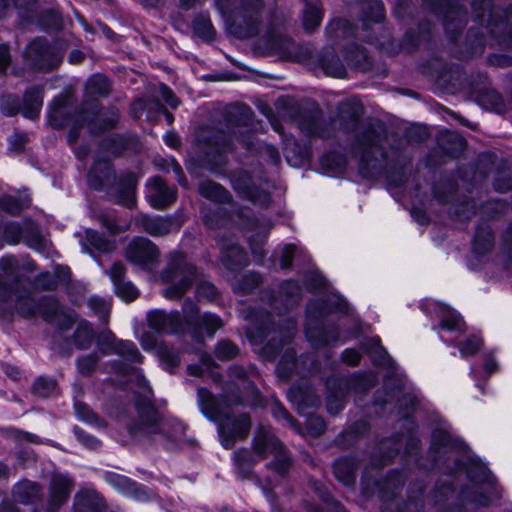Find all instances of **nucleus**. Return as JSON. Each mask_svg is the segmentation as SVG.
Here are the masks:
<instances>
[{"label": "nucleus", "instance_id": "nucleus-17", "mask_svg": "<svg viewBox=\"0 0 512 512\" xmlns=\"http://www.w3.org/2000/svg\"><path fill=\"white\" fill-rule=\"evenodd\" d=\"M38 495V487L29 481L18 483L14 489V497L21 503H28Z\"/></svg>", "mask_w": 512, "mask_h": 512}, {"label": "nucleus", "instance_id": "nucleus-21", "mask_svg": "<svg viewBox=\"0 0 512 512\" xmlns=\"http://www.w3.org/2000/svg\"><path fill=\"white\" fill-rule=\"evenodd\" d=\"M109 81L103 75L92 76L86 85L88 94L90 95H106L109 92Z\"/></svg>", "mask_w": 512, "mask_h": 512}, {"label": "nucleus", "instance_id": "nucleus-45", "mask_svg": "<svg viewBox=\"0 0 512 512\" xmlns=\"http://www.w3.org/2000/svg\"><path fill=\"white\" fill-rule=\"evenodd\" d=\"M124 274H125V269L122 264H120V263L113 264V266L111 267V270H110V277L114 284V287H116L118 283L124 282L123 281Z\"/></svg>", "mask_w": 512, "mask_h": 512}, {"label": "nucleus", "instance_id": "nucleus-1", "mask_svg": "<svg viewBox=\"0 0 512 512\" xmlns=\"http://www.w3.org/2000/svg\"><path fill=\"white\" fill-rule=\"evenodd\" d=\"M268 455H273L274 457L273 462L268 465L274 480L272 481L268 477L266 483L262 485V490L270 503L271 510L273 512H280V508L270 490L278 488L280 480L290 467V459L272 431L266 427L259 428L253 441V452L242 450L235 453V464L239 474L245 478L250 475L252 465Z\"/></svg>", "mask_w": 512, "mask_h": 512}, {"label": "nucleus", "instance_id": "nucleus-63", "mask_svg": "<svg viewBox=\"0 0 512 512\" xmlns=\"http://www.w3.org/2000/svg\"><path fill=\"white\" fill-rule=\"evenodd\" d=\"M15 137L18 141V145L16 146V148H21L22 145L26 142V136L25 135H16Z\"/></svg>", "mask_w": 512, "mask_h": 512}, {"label": "nucleus", "instance_id": "nucleus-31", "mask_svg": "<svg viewBox=\"0 0 512 512\" xmlns=\"http://www.w3.org/2000/svg\"><path fill=\"white\" fill-rule=\"evenodd\" d=\"M56 388V382L52 379L39 378L34 384V391L41 397H47L52 394Z\"/></svg>", "mask_w": 512, "mask_h": 512}, {"label": "nucleus", "instance_id": "nucleus-41", "mask_svg": "<svg viewBox=\"0 0 512 512\" xmlns=\"http://www.w3.org/2000/svg\"><path fill=\"white\" fill-rule=\"evenodd\" d=\"M88 240L90 243L98 250L100 251H109L112 247L111 243L102 239L98 234L96 233H90L88 236Z\"/></svg>", "mask_w": 512, "mask_h": 512}, {"label": "nucleus", "instance_id": "nucleus-12", "mask_svg": "<svg viewBox=\"0 0 512 512\" xmlns=\"http://www.w3.org/2000/svg\"><path fill=\"white\" fill-rule=\"evenodd\" d=\"M436 314L440 319V327L442 330H462L464 324L461 317L450 307L443 304H437Z\"/></svg>", "mask_w": 512, "mask_h": 512}, {"label": "nucleus", "instance_id": "nucleus-24", "mask_svg": "<svg viewBox=\"0 0 512 512\" xmlns=\"http://www.w3.org/2000/svg\"><path fill=\"white\" fill-rule=\"evenodd\" d=\"M92 339L93 331L91 326L86 322H82L75 333L76 344L79 348L85 349L91 344Z\"/></svg>", "mask_w": 512, "mask_h": 512}, {"label": "nucleus", "instance_id": "nucleus-50", "mask_svg": "<svg viewBox=\"0 0 512 512\" xmlns=\"http://www.w3.org/2000/svg\"><path fill=\"white\" fill-rule=\"evenodd\" d=\"M273 414L275 417L282 418L286 420L291 426H294V420L291 416L287 413L285 408L281 406L280 404H276L273 408Z\"/></svg>", "mask_w": 512, "mask_h": 512}, {"label": "nucleus", "instance_id": "nucleus-47", "mask_svg": "<svg viewBox=\"0 0 512 512\" xmlns=\"http://www.w3.org/2000/svg\"><path fill=\"white\" fill-rule=\"evenodd\" d=\"M342 360L349 365H355L360 360V353L354 349H346L342 354Z\"/></svg>", "mask_w": 512, "mask_h": 512}, {"label": "nucleus", "instance_id": "nucleus-13", "mask_svg": "<svg viewBox=\"0 0 512 512\" xmlns=\"http://www.w3.org/2000/svg\"><path fill=\"white\" fill-rule=\"evenodd\" d=\"M42 107V90L33 89L26 92L23 100L22 113L28 119L38 117Z\"/></svg>", "mask_w": 512, "mask_h": 512}, {"label": "nucleus", "instance_id": "nucleus-23", "mask_svg": "<svg viewBox=\"0 0 512 512\" xmlns=\"http://www.w3.org/2000/svg\"><path fill=\"white\" fill-rule=\"evenodd\" d=\"M321 66L324 73L328 76L335 78H342L345 76V68L343 64L335 57L323 58L321 60Z\"/></svg>", "mask_w": 512, "mask_h": 512}, {"label": "nucleus", "instance_id": "nucleus-40", "mask_svg": "<svg viewBox=\"0 0 512 512\" xmlns=\"http://www.w3.org/2000/svg\"><path fill=\"white\" fill-rule=\"evenodd\" d=\"M107 481L111 486H113L116 490L120 492H125V489L129 484L127 478L117 474L107 475Z\"/></svg>", "mask_w": 512, "mask_h": 512}, {"label": "nucleus", "instance_id": "nucleus-7", "mask_svg": "<svg viewBox=\"0 0 512 512\" xmlns=\"http://www.w3.org/2000/svg\"><path fill=\"white\" fill-rule=\"evenodd\" d=\"M236 0H216V7L227 23L245 18V14L255 13L261 8V0H242L241 7H236Z\"/></svg>", "mask_w": 512, "mask_h": 512}, {"label": "nucleus", "instance_id": "nucleus-58", "mask_svg": "<svg viewBox=\"0 0 512 512\" xmlns=\"http://www.w3.org/2000/svg\"><path fill=\"white\" fill-rule=\"evenodd\" d=\"M82 59H83V54L79 51H73V52H71V54L69 56V60L73 64L81 62Z\"/></svg>", "mask_w": 512, "mask_h": 512}, {"label": "nucleus", "instance_id": "nucleus-27", "mask_svg": "<svg viewBox=\"0 0 512 512\" xmlns=\"http://www.w3.org/2000/svg\"><path fill=\"white\" fill-rule=\"evenodd\" d=\"M195 32L204 39H211L214 35V29L211 21L205 17H199L193 24Z\"/></svg>", "mask_w": 512, "mask_h": 512}, {"label": "nucleus", "instance_id": "nucleus-19", "mask_svg": "<svg viewBox=\"0 0 512 512\" xmlns=\"http://www.w3.org/2000/svg\"><path fill=\"white\" fill-rule=\"evenodd\" d=\"M322 20V12L319 6L308 4L304 10L303 25L308 31L319 26Z\"/></svg>", "mask_w": 512, "mask_h": 512}, {"label": "nucleus", "instance_id": "nucleus-55", "mask_svg": "<svg viewBox=\"0 0 512 512\" xmlns=\"http://www.w3.org/2000/svg\"><path fill=\"white\" fill-rule=\"evenodd\" d=\"M309 425L315 427V434H320L325 428L323 420L319 417L309 419Z\"/></svg>", "mask_w": 512, "mask_h": 512}, {"label": "nucleus", "instance_id": "nucleus-34", "mask_svg": "<svg viewBox=\"0 0 512 512\" xmlns=\"http://www.w3.org/2000/svg\"><path fill=\"white\" fill-rule=\"evenodd\" d=\"M373 348L369 351L374 361L381 365H390V359L386 351L379 345V339H373Z\"/></svg>", "mask_w": 512, "mask_h": 512}, {"label": "nucleus", "instance_id": "nucleus-10", "mask_svg": "<svg viewBox=\"0 0 512 512\" xmlns=\"http://www.w3.org/2000/svg\"><path fill=\"white\" fill-rule=\"evenodd\" d=\"M148 325L157 332L174 333L180 326L179 314L165 313L162 310L150 311L147 315Z\"/></svg>", "mask_w": 512, "mask_h": 512}, {"label": "nucleus", "instance_id": "nucleus-26", "mask_svg": "<svg viewBox=\"0 0 512 512\" xmlns=\"http://www.w3.org/2000/svg\"><path fill=\"white\" fill-rule=\"evenodd\" d=\"M116 294L124 301H132L138 297V289L131 282L118 283L115 287Z\"/></svg>", "mask_w": 512, "mask_h": 512}, {"label": "nucleus", "instance_id": "nucleus-37", "mask_svg": "<svg viewBox=\"0 0 512 512\" xmlns=\"http://www.w3.org/2000/svg\"><path fill=\"white\" fill-rule=\"evenodd\" d=\"M100 221L113 234L119 233L128 228L127 224L118 223L108 215L101 216Z\"/></svg>", "mask_w": 512, "mask_h": 512}, {"label": "nucleus", "instance_id": "nucleus-25", "mask_svg": "<svg viewBox=\"0 0 512 512\" xmlns=\"http://www.w3.org/2000/svg\"><path fill=\"white\" fill-rule=\"evenodd\" d=\"M352 467L345 460H339L334 464V474L344 485L352 483Z\"/></svg>", "mask_w": 512, "mask_h": 512}, {"label": "nucleus", "instance_id": "nucleus-39", "mask_svg": "<svg viewBox=\"0 0 512 512\" xmlns=\"http://www.w3.org/2000/svg\"><path fill=\"white\" fill-rule=\"evenodd\" d=\"M22 235V230L18 224L12 223L6 227L5 238L10 244H16Z\"/></svg>", "mask_w": 512, "mask_h": 512}, {"label": "nucleus", "instance_id": "nucleus-44", "mask_svg": "<svg viewBox=\"0 0 512 512\" xmlns=\"http://www.w3.org/2000/svg\"><path fill=\"white\" fill-rule=\"evenodd\" d=\"M159 93L162 99L171 107L175 108L178 106L177 98L174 96L173 92L167 86L160 84Z\"/></svg>", "mask_w": 512, "mask_h": 512}, {"label": "nucleus", "instance_id": "nucleus-42", "mask_svg": "<svg viewBox=\"0 0 512 512\" xmlns=\"http://www.w3.org/2000/svg\"><path fill=\"white\" fill-rule=\"evenodd\" d=\"M78 439L88 448L97 449L100 446V442L94 436L89 435L83 431H75Z\"/></svg>", "mask_w": 512, "mask_h": 512}, {"label": "nucleus", "instance_id": "nucleus-8", "mask_svg": "<svg viewBox=\"0 0 512 512\" xmlns=\"http://www.w3.org/2000/svg\"><path fill=\"white\" fill-rule=\"evenodd\" d=\"M141 346L146 351H155L164 369L171 371L179 363L178 355L162 344H157L153 335L145 332L140 338Z\"/></svg>", "mask_w": 512, "mask_h": 512}, {"label": "nucleus", "instance_id": "nucleus-18", "mask_svg": "<svg viewBox=\"0 0 512 512\" xmlns=\"http://www.w3.org/2000/svg\"><path fill=\"white\" fill-rule=\"evenodd\" d=\"M222 261L227 268L234 269L236 266H240L245 262V255L239 246L232 245L227 250L223 251Z\"/></svg>", "mask_w": 512, "mask_h": 512}, {"label": "nucleus", "instance_id": "nucleus-59", "mask_svg": "<svg viewBox=\"0 0 512 512\" xmlns=\"http://www.w3.org/2000/svg\"><path fill=\"white\" fill-rule=\"evenodd\" d=\"M374 7L376 9V16H375L374 21H380L383 17V7L378 2H374Z\"/></svg>", "mask_w": 512, "mask_h": 512}, {"label": "nucleus", "instance_id": "nucleus-11", "mask_svg": "<svg viewBox=\"0 0 512 512\" xmlns=\"http://www.w3.org/2000/svg\"><path fill=\"white\" fill-rule=\"evenodd\" d=\"M107 341H109L111 348L110 350L103 349L104 353H116L121 356L127 357L132 361H141V355L139 354L137 347L131 341L116 340L115 337L108 333L106 335Z\"/></svg>", "mask_w": 512, "mask_h": 512}, {"label": "nucleus", "instance_id": "nucleus-38", "mask_svg": "<svg viewBox=\"0 0 512 512\" xmlns=\"http://www.w3.org/2000/svg\"><path fill=\"white\" fill-rule=\"evenodd\" d=\"M197 295L203 299L213 300L217 295V290L213 284L203 282L197 287Z\"/></svg>", "mask_w": 512, "mask_h": 512}, {"label": "nucleus", "instance_id": "nucleus-57", "mask_svg": "<svg viewBox=\"0 0 512 512\" xmlns=\"http://www.w3.org/2000/svg\"><path fill=\"white\" fill-rule=\"evenodd\" d=\"M313 281H315V284L314 283H308L309 287L312 288V289H318V288L323 287V285H324V279L319 274H315L313 276Z\"/></svg>", "mask_w": 512, "mask_h": 512}, {"label": "nucleus", "instance_id": "nucleus-15", "mask_svg": "<svg viewBox=\"0 0 512 512\" xmlns=\"http://www.w3.org/2000/svg\"><path fill=\"white\" fill-rule=\"evenodd\" d=\"M71 488L70 480L65 476H54L51 483V502L55 505L64 503Z\"/></svg>", "mask_w": 512, "mask_h": 512}, {"label": "nucleus", "instance_id": "nucleus-56", "mask_svg": "<svg viewBox=\"0 0 512 512\" xmlns=\"http://www.w3.org/2000/svg\"><path fill=\"white\" fill-rule=\"evenodd\" d=\"M484 369L487 374H492L497 370V363L494 359L488 358L485 362Z\"/></svg>", "mask_w": 512, "mask_h": 512}, {"label": "nucleus", "instance_id": "nucleus-36", "mask_svg": "<svg viewBox=\"0 0 512 512\" xmlns=\"http://www.w3.org/2000/svg\"><path fill=\"white\" fill-rule=\"evenodd\" d=\"M30 203V201L28 199H25L23 201H16L10 197L8 198H4L2 200V206L3 208L11 213V214H15L17 212H19L21 209H23L25 206H28Z\"/></svg>", "mask_w": 512, "mask_h": 512}, {"label": "nucleus", "instance_id": "nucleus-9", "mask_svg": "<svg viewBox=\"0 0 512 512\" xmlns=\"http://www.w3.org/2000/svg\"><path fill=\"white\" fill-rule=\"evenodd\" d=\"M147 199L155 208H163L175 198V192L168 188L164 182L158 178H152L147 184Z\"/></svg>", "mask_w": 512, "mask_h": 512}, {"label": "nucleus", "instance_id": "nucleus-52", "mask_svg": "<svg viewBox=\"0 0 512 512\" xmlns=\"http://www.w3.org/2000/svg\"><path fill=\"white\" fill-rule=\"evenodd\" d=\"M75 409L79 417L83 420L91 421L92 418L95 417L94 414L90 413L86 407L81 406L78 403L75 404Z\"/></svg>", "mask_w": 512, "mask_h": 512}, {"label": "nucleus", "instance_id": "nucleus-14", "mask_svg": "<svg viewBox=\"0 0 512 512\" xmlns=\"http://www.w3.org/2000/svg\"><path fill=\"white\" fill-rule=\"evenodd\" d=\"M233 185L238 193L248 199L260 202L262 204L266 203L269 199L267 193L259 192L255 187L251 185V180L247 175H245L243 179L233 180Z\"/></svg>", "mask_w": 512, "mask_h": 512}, {"label": "nucleus", "instance_id": "nucleus-61", "mask_svg": "<svg viewBox=\"0 0 512 512\" xmlns=\"http://www.w3.org/2000/svg\"><path fill=\"white\" fill-rule=\"evenodd\" d=\"M1 109H2L3 113H5L6 115H9V116L14 115L17 112L16 108H9L8 106H6L5 100H3L2 104H1Z\"/></svg>", "mask_w": 512, "mask_h": 512}, {"label": "nucleus", "instance_id": "nucleus-62", "mask_svg": "<svg viewBox=\"0 0 512 512\" xmlns=\"http://www.w3.org/2000/svg\"><path fill=\"white\" fill-rule=\"evenodd\" d=\"M83 496H77L76 497V511L77 512H84V506L82 505Z\"/></svg>", "mask_w": 512, "mask_h": 512}, {"label": "nucleus", "instance_id": "nucleus-33", "mask_svg": "<svg viewBox=\"0 0 512 512\" xmlns=\"http://www.w3.org/2000/svg\"><path fill=\"white\" fill-rule=\"evenodd\" d=\"M480 346L481 340L476 336H471L459 346L460 354L462 357L473 355L478 351Z\"/></svg>", "mask_w": 512, "mask_h": 512}, {"label": "nucleus", "instance_id": "nucleus-4", "mask_svg": "<svg viewBox=\"0 0 512 512\" xmlns=\"http://www.w3.org/2000/svg\"><path fill=\"white\" fill-rule=\"evenodd\" d=\"M132 435L144 434L153 441L163 444L167 448H172L175 442L182 439L185 433V426L176 420H157L142 423L138 427H131Z\"/></svg>", "mask_w": 512, "mask_h": 512}, {"label": "nucleus", "instance_id": "nucleus-43", "mask_svg": "<svg viewBox=\"0 0 512 512\" xmlns=\"http://www.w3.org/2000/svg\"><path fill=\"white\" fill-rule=\"evenodd\" d=\"M456 22V26H462V16L459 11L452 10L449 12V14L445 17L444 25L447 32L452 31L453 22Z\"/></svg>", "mask_w": 512, "mask_h": 512}, {"label": "nucleus", "instance_id": "nucleus-22", "mask_svg": "<svg viewBox=\"0 0 512 512\" xmlns=\"http://www.w3.org/2000/svg\"><path fill=\"white\" fill-rule=\"evenodd\" d=\"M136 181L131 178L123 188H121L116 196V201L126 207H132L135 202Z\"/></svg>", "mask_w": 512, "mask_h": 512}, {"label": "nucleus", "instance_id": "nucleus-51", "mask_svg": "<svg viewBox=\"0 0 512 512\" xmlns=\"http://www.w3.org/2000/svg\"><path fill=\"white\" fill-rule=\"evenodd\" d=\"M171 167H172V171L175 174V178L179 182V184L182 186H186L185 177H184V174H183V171H182L180 165L178 163H176L175 161H172Z\"/></svg>", "mask_w": 512, "mask_h": 512}, {"label": "nucleus", "instance_id": "nucleus-54", "mask_svg": "<svg viewBox=\"0 0 512 512\" xmlns=\"http://www.w3.org/2000/svg\"><path fill=\"white\" fill-rule=\"evenodd\" d=\"M165 143L171 148H177L179 145V137L176 133L169 132L164 136Z\"/></svg>", "mask_w": 512, "mask_h": 512}, {"label": "nucleus", "instance_id": "nucleus-5", "mask_svg": "<svg viewBox=\"0 0 512 512\" xmlns=\"http://www.w3.org/2000/svg\"><path fill=\"white\" fill-rule=\"evenodd\" d=\"M63 52L64 49L52 47L46 41L37 39L28 45L25 57L35 67L49 70L61 62Z\"/></svg>", "mask_w": 512, "mask_h": 512}, {"label": "nucleus", "instance_id": "nucleus-16", "mask_svg": "<svg viewBox=\"0 0 512 512\" xmlns=\"http://www.w3.org/2000/svg\"><path fill=\"white\" fill-rule=\"evenodd\" d=\"M199 191L202 196L216 202H225L229 199L228 192L219 184L211 181H203Z\"/></svg>", "mask_w": 512, "mask_h": 512}, {"label": "nucleus", "instance_id": "nucleus-20", "mask_svg": "<svg viewBox=\"0 0 512 512\" xmlns=\"http://www.w3.org/2000/svg\"><path fill=\"white\" fill-rule=\"evenodd\" d=\"M146 232L154 236H161L169 233L170 223L161 218H146L143 221Z\"/></svg>", "mask_w": 512, "mask_h": 512}, {"label": "nucleus", "instance_id": "nucleus-35", "mask_svg": "<svg viewBox=\"0 0 512 512\" xmlns=\"http://www.w3.org/2000/svg\"><path fill=\"white\" fill-rule=\"evenodd\" d=\"M215 353L218 358L229 359L237 354V347L229 341H222L218 343Z\"/></svg>", "mask_w": 512, "mask_h": 512}, {"label": "nucleus", "instance_id": "nucleus-30", "mask_svg": "<svg viewBox=\"0 0 512 512\" xmlns=\"http://www.w3.org/2000/svg\"><path fill=\"white\" fill-rule=\"evenodd\" d=\"M200 324L205 328L209 335L214 334L222 327L221 319L218 316L209 313H205L201 316Z\"/></svg>", "mask_w": 512, "mask_h": 512}, {"label": "nucleus", "instance_id": "nucleus-32", "mask_svg": "<svg viewBox=\"0 0 512 512\" xmlns=\"http://www.w3.org/2000/svg\"><path fill=\"white\" fill-rule=\"evenodd\" d=\"M88 305L103 320H105L107 315L109 314V311H110L109 303L97 296H93V297L89 298Z\"/></svg>", "mask_w": 512, "mask_h": 512}, {"label": "nucleus", "instance_id": "nucleus-29", "mask_svg": "<svg viewBox=\"0 0 512 512\" xmlns=\"http://www.w3.org/2000/svg\"><path fill=\"white\" fill-rule=\"evenodd\" d=\"M98 358L95 354L86 355L78 359L77 368L80 374L89 375L91 374L97 365Z\"/></svg>", "mask_w": 512, "mask_h": 512}, {"label": "nucleus", "instance_id": "nucleus-3", "mask_svg": "<svg viewBox=\"0 0 512 512\" xmlns=\"http://www.w3.org/2000/svg\"><path fill=\"white\" fill-rule=\"evenodd\" d=\"M194 267L189 264L181 253L173 254L167 270L162 274L163 281L170 283L163 295L168 299L181 297L190 287L194 279Z\"/></svg>", "mask_w": 512, "mask_h": 512}, {"label": "nucleus", "instance_id": "nucleus-60", "mask_svg": "<svg viewBox=\"0 0 512 512\" xmlns=\"http://www.w3.org/2000/svg\"><path fill=\"white\" fill-rule=\"evenodd\" d=\"M6 374L13 378L14 380L18 379V377L20 376V372L15 367H7Z\"/></svg>", "mask_w": 512, "mask_h": 512}, {"label": "nucleus", "instance_id": "nucleus-49", "mask_svg": "<svg viewBox=\"0 0 512 512\" xmlns=\"http://www.w3.org/2000/svg\"><path fill=\"white\" fill-rule=\"evenodd\" d=\"M475 470L479 473V479L488 480V469L484 465L477 464L475 466ZM469 477H471L473 480L478 479V475H476V471L473 469H470L468 471Z\"/></svg>", "mask_w": 512, "mask_h": 512}, {"label": "nucleus", "instance_id": "nucleus-6", "mask_svg": "<svg viewBox=\"0 0 512 512\" xmlns=\"http://www.w3.org/2000/svg\"><path fill=\"white\" fill-rule=\"evenodd\" d=\"M159 256L158 249L153 243L144 238L133 240L126 251L127 259L135 265L146 267Z\"/></svg>", "mask_w": 512, "mask_h": 512}, {"label": "nucleus", "instance_id": "nucleus-48", "mask_svg": "<svg viewBox=\"0 0 512 512\" xmlns=\"http://www.w3.org/2000/svg\"><path fill=\"white\" fill-rule=\"evenodd\" d=\"M62 112V106L54 102L49 111V122L52 126L59 127L61 124L57 121V116Z\"/></svg>", "mask_w": 512, "mask_h": 512}, {"label": "nucleus", "instance_id": "nucleus-2", "mask_svg": "<svg viewBox=\"0 0 512 512\" xmlns=\"http://www.w3.org/2000/svg\"><path fill=\"white\" fill-rule=\"evenodd\" d=\"M198 396L202 412L206 417L213 421L219 422L218 432L221 444L224 448H230L236 439L243 438L247 435L250 428L248 416L241 415L235 419L227 413L222 412L216 405L210 393L205 389L198 390Z\"/></svg>", "mask_w": 512, "mask_h": 512}, {"label": "nucleus", "instance_id": "nucleus-64", "mask_svg": "<svg viewBox=\"0 0 512 512\" xmlns=\"http://www.w3.org/2000/svg\"><path fill=\"white\" fill-rule=\"evenodd\" d=\"M0 512H19L14 506L4 507Z\"/></svg>", "mask_w": 512, "mask_h": 512}, {"label": "nucleus", "instance_id": "nucleus-46", "mask_svg": "<svg viewBox=\"0 0 512 512\" xmlns=\"http://www.w3.org/2000/svg\"><path fill=\"white\" fill-rule=\"evenodd\" d=\"M296 247L294 245H288L284 248L283 254L281 257V267L288 268L290 266L291 260L296 253Z\"/></svg>", "mask_w": 512, "mask_h": 512}, {"label": "nucleus", "instance_id": "nucleus-53", "mask_svg": "<svg viewBox=\"0 0 512 512\" xmlns=\"http://www.w3.org/2000/svg\"><path fill=\"white\" fill-rule=\"evenodd\" d=\"M9 53L6 46H0V72H2L8 65Z\"/></svg>", "mask_w": 512, "mask_h": 512}, {"label": "nucleus", "instance_id": "nucleus-28", "mask_svg": "<svg viewBox=\"0 0 512 512\" xmlns=\"http://www.w3.org/2000/svg\"><path fill=\"white\" fill-rule=\"evenodd\" d=\"M17 310L25 317H30L40 313V307L30 297L19 299L17 303Z\"/></svg>", "mask_w": 512, "mask_h": 512}]
</instances>
